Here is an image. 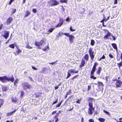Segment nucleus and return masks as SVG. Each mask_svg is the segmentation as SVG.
<instances>
[{"label":"nucleus","mask_w":122,"mask_h":122,"mask_svg":"<svg viewBox=\"0 0 122 122\" xmlns=\"http://www.w3.org/2000/svg\"><path fill=\"white\" fill-rule=\"evenodd\" d=\"M46 39L45 38H43L40 41V42L36 41L35 45L37 47L38 49H41V48L40 46H42L43 43H45L46 42Z\"/></svg>","instance_id":"obj_1"},{"label":"nucleus","mask_w":122,"mask_h":122,"mask_svg":"<svg viewBox=\"0 0 122 122\" xmlns=\"http://www.w3.org/2000/svg\"><path fill=\"white\" fill-rule=\"evenodd\" d=\"M0 80L3 82H5L6 80L13 82L14 80V78L13 77L8 78H7V77H0Z\"/></svg>","instance_id":"obj_2"},{"label":"nucleus","mask_w":122,"mask_h":122,"mask_svg":"<svg viewBox=\"0 0 122 122\" xmlns=\"http://www.w3.org/2000/svg\"><path fill=\"white\" fill-rule=\"evenodd\" d=\"M89 108L88 113L90 115H92L93 113L92 111H94V108L93 107V104L91 102H90L89 103Z\"/></svg>","instance_id":"obj_3"},{"label":"nucleus","mask_w":122,"mask_h":122,"mask_svg":"<svg viewBox=\"0 0 122 122\" xmlns=\"http://www.w3.org/2000/svg\"><path fill=\"white\" fill-rule=\"evenodd\" d=\"M88 52L91 59L93 60L95 57V54H94V51H93V48H92L91 47L89 48Z\"/></svg>","instance_id":"obj_4"},{"label":"nucleus","mask_w":122,"mask_h":122,"mask_svg":"<svg viewBox=\"0 0 122 122\" xmlns=\"http://www.w3.org/2000/svg\"><path fill=\"white\" fill-rule=\"evenodd\" d=\"M22 85L23 87L25 90L27 89H30L31 88V86L27 83H22Z\"/></svg>","instance_id":"obj_5"},{"label":"nucleus","mask_w":122,"mask_h":122,"mask_svg":"<svg viewBox=\"0 0 122 122\" xmlns=\"http://www.w3.org/2000/svg\"><path fill=\"white\" fill-rule=\"evenodd\" d=\"M98 63L97 62H95L92 68V70L91 72V76H94L93 74L94 72L95 71L96 66L97 65Z\"/></svg>","instance_id":"obj_6"},{"label":"nucleus","mask_w":122,"mask_h":122,"mask_svg":"<svg viewBox=\"0 0 122 122\" xmlns=\"http://www.w3.org/2000/svg\"><path fill=\"white\" fill-rule=\"evenodd\" d=\"M10 32L9 31H7L6 30H4L3 32L4 34L3 35V34H2L1 35L5 39H6L9 36Z\"/></svg>","instance_id":"obj_7"},{"label":"nucleus","mask_w":122,"mask_h":122,"mask_svg":"<svg viewBox=\"0 0 122 122\" xmlns=\"http://www.w3.org/2000/svg\"><path fill=\"white\" fill-rule=\"evenodd\" d=\"M64 22V20L62 18H59V22L56 26V27H60L63 24Z\"/></svg>","instance_id":"obj_8"},{"label":"nucleus","mask_w":122,"mask_h":122,"mask_svg":"<svg viewBox=\"0 0 122 122\" xmlns=\"http://www.w3.org/2000/svg\"><path fill=\"white\" fill-rule=\"evenodd\" d=\"M50 2L52 3L51 5V6L56 5L59 4V2L57 1L56 0H50Z\"/></svg>","instance_id":"obj_9"},{"label":"nucleus","mask_w":122,"mask_h":122,"mask_svg":"<svg viewBox=\"0 0 122 122\" xmlns=\"http://www.w3.org/2000/svg\"><path fill=\"white\" fill-rule=\"evenodd\" d=\"M78 72V71H74V70H69L67 72V76H71V74H72V73H77Z\"/></svg>","instance_id":"obj_10"},{"label":"nucleus","mask_w":122,"mask_h":122,"mask_svg":"<svg viewBox=\"0 0 122 122\" xmlns=\"http://www.w3.org/2000/svg\"><path fill=\"white\" fill-rule=\"evenodd\" d=\"M116 87H120L122 85V82L119 80H117V81L115 83Z\"/></svg>","instance_id":"obj_11"},{"label":"nucleus","mask_w":122,"mask_h":122,"mask_svg":"<svg viewBox=\"0 0 122 122\" xmlns=\"http://www.w3.org/2000/svg\"><path fill=\"white\" fill-rule=\"evenodd\" d=\"M15 47H16L17 49L16 50V52L14 53V54L15 55H19V53H20L22 52V50L18 48L17 46H15Z\"/></svg>","instance_id":"obj_12"},{"label":"nucleus","mask_w":122,"mask_h":122,"mask_svg":"<svg viewBox=\"0 0 122 122\" xmlns=\"http://www.w3.org/2000/svg\"><path fill=\"white\" fill-rule=\"evenodd\" d=\"M69 37V41L71 43H72L74 39L75 38V37L73 35H70Z\"/></svg>","instance_id":"obj_13"},{"label":"nucleus","mask_w":122,"mask_h":122,"mask_svg":"<svg viewBox=\"0 0 122 122\" xmlns=\"http://www.w3.org/2000/svg\"><path fill=\"white\" fill-rule=\"evenodd\" d=\"M85 64V60L83 59L81 60V64L79 66L80 68H81L83 67Z\"/></svg>","instance_id":"obj_14"},{"label":"nucleus","mask_w":122,"mask_h":122,"mask_svg":"<svg viewBox=\"0 0 122 122\" xmlns=\"http://www.w3.org/2000/svg\"><path fill=\"white\" fill-rule=\"evenodd\" d=\"M13 18L11 17L8 18L6 20V23L7 24L9 25L13 20Z\"/></svg>","instance_id":"obj_15"},{"label":"nucleus","mask_w":122,"mask_h":122,"mask_svg":"<svg viewBox=\"0 0 122 122\" xmlns=\"http://www.w3.org/2000/svg\"><path fill=\"white\" fill-rule=\"evenodd\" d=\"M111 36V33L109 32L107 33V34L103 38L104 39H108L109 36Z\"/></svg>","instance_id":"obj_16"},{"label":"nucleus","mask_w":122,"mask_h":122,"mask_svg":"<svg viewBox=\"0 0 122 122\" xmlns=\"http://www.w3.org/2000/svg\"><path fill=\"white\" fill-rule=\"evenodd\" d=\"M84 59L87 61L89 59V56L88 54H86L83 57Z\"/></svg>","instance_id":"obj_17"},{"label":"nucleus","mask_w":122,"mask_h":122,"mask_svg":"<svg viewBox=\"0 0 122 122\" xmlns=\"http://www.w3.org/2000/svg\"><path fill=\"white\" fill-rule=\"evenodd\" d=\"M112 46L113 48L114 49L117 51V44L115 43L112 44Z\"/></svg>","instance_id":"obj_18"},{"label":"nucleus","mask_w":122,"mask_h":122,"mask_svg":"<svg viewBox=\"0 0 122 122\" xmlns=\"http://www.w3.org/2000/svg\"><path fill=\"white\" fill-rule=\"evenodd\" d=\"M101 67H99L98 68V70L97 71L96 74L98 75H99L100 73V72L101 71Z\"/></svg>","instance_id":"obj_19"},{"label":"nucleus","mask_w":122,"mask_h":122,"mask_svg":"<svg viewBox=\"0 0 122 122\" xmlns=\"http://www.w3.org/2000/svg\"><path fill=\"white\" fill-rule=\"evenodd\" d=\"M117 64L118 67L119 68V69H120L121 67L122 66V61H121L119 63H117Z\"/></svg>","instance_id":"obj_20"},{"label":"nucleus","mask_w":122,"mask_h":122,"mask_svg":"<svg viewBox=\"0 0 122 122\" xmlns=\"http://www.w3.org/2000/svg\"><path fill=\"white\" fill-rule=\"evenodd\" d=\"M30 14V13L28 10H27L26 11L25 14L24 16V17H26L28 16V15Z\"/></svg>","instance_id":"obj_21"},{"label":"nucleus","mask_w":122,"mask_h":122,"mask_svg":"<svg viewBox=\"0 0 122 122\" xmlns=\"http://www.w3.org/2000/svg\"><path fill=\"white\" fill-rule=\"evenodd\" d=\"M95 44L94 41L93 39H91V41L90 45L91 46H94Z\"/></svg>","instance_id":"obj_22"},{"label":"nucleus","mask_w":122,"mask_h":122,"mask_svg":"<svg viewBox=\"0 0 122 122\" xmlns=\"http://www.w3.org/2000/svg\"><path fill=\"white\" fill-rule=\"evenodd\" d=\"M16 110V109H15L12 112H10L9 113H7V116H9L10 115H11L12 114L15 112Z\"/></svg>","instance_id":"obj_23"},{"label":"nucleus","mask_w":122,"mask_h":122,"mask_svg":"<svg viewBox=\"0 0 122 122\" xmlns=\"http://www.w3.org/2000/svg\"><path fill=\"white\" fill-rule=\"evenodd\" d=\"M54 29V28H51L48 30L47 32H49V33H51L53 31Z\"/></svg>","instance_id":"obj_24"},{"label":"nucleus","mask_w":122,"mask_h":122,"mask_svg":"<svg viewBox=\"0 0 122 122\" xmlns=\"http://www.w3.org/2000/svg\"><path fill=\"white\" fill-rule=\"evenodd\" d=\"M35 95L36 97H38L41 96V94L40 93H36L35 94Z\"/></svg>","instance_id":"obj_25"},{"label":"nucleus","mask_w":122,"mask_h":122,"mask_svg":"<svg viewBox=\"0 0 122 122\" xmlns=\"http://www.w3.org/2000/svg\"><path fill=\"white\" fill-rule=\"evenodd\" d=\"M47 49H49V45H47L46 46H45L43 49V50L44 51H46Z\"/></svg>","instance_id":"obj_26"},{"label":"nucleus","mask_w":122,"mask_h":122,"mask_svg":"<svg viewBox=\"0 0 122 122\" xmlns=\"http://www.w3.org/2000/svg\"><path fill=\"white\" fill-rule=\"evenodd\" d=\"M9 47L11 48L14 49L15 48V45L14 44H12L9 46Z\"/></svg>","instance_id":"obj_27"},{"label":"nucleus","mask_w":122,"mask_h":122,"mask_svg":"<svg viewBox=\"0 0 122 122\" xmlns=\"http://www.w3.org/2000/svg\"><path fill=\"white\" fill-rule=\"evenodd\" d=\"M11 99L12 102H16L17 101V99L16 98L13 97Z\"/></svg>","instance_id":"obj_28"},{"label":"nucleus","mask_w":122,"mask_h":122,"mask_svg":"<svg viewBox=\"0 0 122 122\" xmlns=\"http://www.w3.org/2000/svg\"><path fill=\"white\" fill-rule=\"evenodd\" d=\"M98 120L100 121L101 122H103L105 121V119L103 118H99Z\"/></svg>","instance_id":"obj_29"},{"label":"nucleus","mask_w":122,"mask_h":122,"mask_svg":"<svg viewBox=\"0 0 122 122\" xmlns=\"http://www.w3.org/2000/svg\"><path fill=\"white\" fill-rule=\"evenodd\" d=\"M24 93V91H21V92H20V96L21 97H22L23 96Z\"/></svg>","instance_id":"obj_30"},{"label":"nucleus","mask_w":122,"mask_h":122,"mask_svg":"<svg viewBox=\"0 0 122 122\" xmlns=\"http://www.w3.org/2000/svg\"><path fill=\"white\" fill-rule=\"evenodd\" d=\"M0 108L1 107L3 103V101L2 100L0 99Z\"/></svg>","instance_id":"obj_31"},{"label":"nucleus","mask_w":122,"mask_h":122,"mask_svg":"<svg viewBox=\"0 0 122 122\" xmlns=\"http://www.w3.org/2000/svg\"><path fill=\"white\" fill-rule=\"evenodd\" d=\"M68 0H60V1L61 3H66Z\"/></svg>","instance_id":"obj_32"},{"label":"nucleus","mask_w":122,"mask_h":122,"mask_svg":"<svg viewBox=\"0 0 122 122\" xmlns=\"http://www.w3.org/2000/svg\"><path fill=\"white\" fill-rule=\"evenodd\" d=\"M2 90L3 91H6L7 90V88L6 87L3 86L2 87Z\"/></svg>","instance_id":"obj_33"},{"label":"nucleus","mask_w":122,"mask_h":122,"mask_svg":"<svg viewBox=\"0 0 122 122\" xmlns=\"http://www.w3.org/2000/svg\"><path fill=\"white\" fill-rule=\"evenodd\" d=\"M19 81V80L18 79H17L15 81V82L14 83V84L15 86H16V84L18 83Z\"/></svg>","instance_id":"obj_34"},{"label":"nucleus","mask_w":122,"mask_h":122,"mask_svg":"<svg viewBox=\"0 0 122 122\" xmlns=\"http://www.w3.org/2000/svg\"><path fill=\"white\" fill-rule=\"evenodd\" d=\"M105 57L104 55H103L100 58L99 60V61H100L102 59H104L105 58Z\"/></svg>","instance_id":"obj_35"},{"label":"nucleus","mask_w":122,"mask_h":122,"mask_svg":"<svg viewBox=\"0 0 122 122\" xmlns=\"http://www.w3.org/2000/svg\"><path fill=\"white\" fill-rule=\"evenodd\" d=\"M16 9H13L11 13L12 14L15 13L16 11Z\"/></svg>","instance_id":"obj_36"},{"label":"nucleus","mask_w":122,"mask_h":122,"mask_svg":"<svg viewBox=\"0 0 122 122\" xmlns=\"http://www.w3.org/2000/svg\"><path fill=\"white\" fill-rule=\"evenodd\" d=\"M105 17H104V18L102 20L100 21V22L102 23V24H103V25L104 24V21H105Z\"/></svg>","instance_id":"obj_37"},{"label":"nucleus","mask_w":122,"mask_h":122,"mask_svg":"<svg viewBox=\"0 0 122 122\" xmlns=\"http://www.w3.org/2000/svg\"><path fill=\"white\" fill-rule=\"evenodd\" d=\"M63 34L66 36L67 37H69L70 35V34L69 33H63Z\"/></svg>","instance_id":"obj_38"},{"label":"nucleus","mask_w":122,"mask_h":122,"mask_svg":"<svg viewBox=\"0 0 122 122\" xmlns=\"http://www.w3.org/2000/svg\"><path fill=\"white\" fill-rule=\"evenodd\" d=\"M26 48L29 49H31L32 48V47L30 46L28 44H27L26 45Z\"/></svg>","instance_id":"obj_39"},{"label":"nucleus","mask_w":122,"mask_h":122,"mask_svg":"<svg viewBox=\"0 0 122 122\" xmlns=\"http://www.w3.org/2000/svg\"><path fill=\"white\" fill-rule=\"evenodd\" d=\"M98 85L99 86H103V84L102 83L100 82H98Z\"/></svg>","instance_id":"obj_40"},{"label":"nucleus","mask_w":122,"mask_h":122,"mask_svg":"<svg viewBox=\"0 0 122 122\" xmlns=\"http://www.w3.org/2000/svg\"><path fill=\"white\" fill-rule=\"evenodd\" d=\"M109 56L111 59L113 58H114L113 55L111 53L109 54Z\"/></svg>","instance_id":"obj_41"},{"label":"nucleus","mask_w":122,"mask_h":122,"mask_svg":"<svg viewBox=\"0 0 122 122\" xmlns=\"http://www.w3.org/2000/svg\"><path fill=\"white\" fill-rule=\"evenodd\" d=\"M70 29L71 31H74L75 30V29H73L72 26H71L70 28Z\"/></svg>","instance_id":"obj_42"},{"label":"nucleus","mask_w":122,"mask_h":122,"mask_svg":"<svg viewBox=\"0 0 122 122\" xmlns=\"http://www.w3.org/2000/svg\"><path fill=\"white\" fill-rule=\"evenodd\" d=\"M62 101H61V102H60L56 106V107H59L60 106V105H61V103H62Z\"/></svg>","instance_id":"obj_43"},{"label":"nucleus","mask_w":122,"mask_h":122,"mask_svg":"<svg viewBox=\"0 0 122 122\" xmlns=\"http://www.w3.org/2000/svg\"><path fill=\"white\" fill-rule=\"evenodd\" d=\"M32 12L34 13H36L37 11V10L36 9H33L32 10Z\"/></svg>","instance_id":"obj_44"},{"label":"nucleus","mask_w":122,"mask_h":122,"mask_svg":"<svg viewBox=\"0 0 122 122\" xmlns=\"http://www.w3.org/2000/svg\"><path fill=\"white\" fill-rule=\"evenodd\" d=\"M103 111L105 113L107 114H108L109 115H110V114L108 112L105 110H103Z\"/></svg>","instance_id":"obj_45"},{"label":"nucleus","mask_w":122,"mask_h":122,"mask_svg":"<svg viewBox=\"0 0 122 122\" xmlns=\"http://www.w3.org/2000/svg\"><path fill=\"white\" fill-rule=\"evenodd\" d=\"M32 68L33 70H36L37 69V68L33 66H32Z\"/></svg>","instance_id":"obj_46"},{"label":"nucleus","mask_w":122,"mask_h":122,"mask_svg":"<svg viewBox=\"0 0 122 122\" xmlns=\"http://www.w3.org/2000/svg\"><path fill=\"white\" fill-rule=\"evenodd\" d=\"M14 0H10V1L9 3V4L10 5L11 4L12 2L14 1Z\"/></svg>","instance_id":"obj_47"},{"label":"nucleus","mask_w":122,"mask_h":122,"mask_svg":"<svg viewBox=\"0 0 122 122\" xmlns=\"http://www.w3.org/2000/svg\"><path fill=\"white\" fill-rule=\"evenodd\" d=\"M3 26V24L2 23L0 24V30L2 29Z\"/></svg>","instance_id":"obj_48"},{"label":"nucleus","mask_w":122,"mask_h":122,"mask_svg":"<svg viewBox=\"0 0 122 122\" xmlns=\"http://www.w3.org/2000/svg\"><path fill=\"white\" fill-rule=\"evenodd\" d=\"M66 20L67 21L69 22L70 21V20L69 18L67 17L66 19Z\"/></svg>","instance_id":"obj_49"},{"label":"nucleus","mask_w":122,"mask_h":122,"mask_svg":"<svg viewBox=\"0 0 122 122\" xmlns=\"http://www.w3.org/2000/svg\"><path fill=\"white\" fill-rule=\"evenodd\" d=\"M63 34V33L60 32L58 33V36H60Z\"/></svg>","instance_id":"obj_50"},{"label":"nucleus","mask_w":122,"mask_h":122,"mask_svg":"<svg viewBox=\"0 0 122 122\" xmlns=\"http://www.w3.org/2000/svg\"><path fill=\"white\" fill-rule=\"evenodd\" d=\"M57 60H56L55 62H51V63H49V64H50L53 65L55 63V62H57Z\"/></svg>","instance_id":"obj_51"},{"label":"nucleus","mask_w":122,"mask_h":122,"mask_svg":"<svg viewBox=\"0 0 122 122\" xmlns=\"http://www.w3.org/2000/svg\"><path fill=\"white\" fill-rule=\"evenodd\" d=\"M113 38V39L114 41H115L116 40V38L115 36L113 35L111 36Z\"/></svg>","instance_id":"obj_52"},{"label":"nucleus","mask_w":122,"mask_h":122,"mask_svg":"<svg viewBox=\"0 0 122 122\" xmlns=\"http://www.w3.org/2000/svg\"><path fill=\"white\" fill-rule=\"evenodd\" d=\"M71 90L69 91L68 92H67L66 94V95H68L69 94H70L71 93Z\"/></svg>","instance_id":"obj_53"},{"label":"nucleus","mask_w":122,"mask_h":122,"mask_svg":"<svg viewBox=\"0 0 122 122\" xmlns=\"http://www.w3.org/2000/svg\"><path fill=\"white\" fill-rule=\"evenodd\" d=\"M89 122H94V121L93 119H91L89 120Z\"/></svg>","instance_id":"obj_54"},{"label":"nucleus","mask_w":122,"mask_h":122,"mask_svg":"<svg viewBox=\"0 0 122 122\" xmlns=\"http://www.w3.org/2000/svg\"><path fill=\"white\" fill-rule=\"evenodd\" d=\"M57 101H58V99H57L55 101H54L53 103V104H52V105H54V104H55L57 102Z\"/></svg>","instance_id":"obj_55"},{"label":"nucleus","mask_w":122,"mask_h":122,"mask_svg":"<svg viewBox=\"0 0 122 122\" xmlns=\"http://www.w3.org/2000/svg\"><path fill=\"white\" fill-rule=\"evenodd\" d=\"M117 0H115L114 1V4H117Z\"/></svg>","instance_id":"obj_56"},{"label":"nucleus","mask_w":122,"mask_h":122,"mask_svg":"<svg viewBox=\"0 0 122 122\" xmlns=\"http://www.w3.org/2000/svg\"><path fill=\"white\" fill-rule=\"evenodd\" d=\"M103 30L107 32V33L109 32V31L107 29H103Z\"/></svg>","instance_id":"obj_57"},{"label":"nucleus","mask_w":122,"mask_h":122,"mask_svg":"<svg viewBox=\"0 0 122 122\" xmlns=\"http://www.w3.org/2000/svg\"><path fill=\"white\" fill-rule=\"evenodd\" d=\"M56 111H54L52 113V115H53L55 113H56Z\"/></svg>","instance_id":"obj_58"},{"label":"nucleus","mask_w":122,"mask_h":122,"mask_svg":"<svg viewBox=\"0 0 122 122\" xmlns=\"http://www.w3.org/2000/svg\"><path fill=\"white\" fill-rule=\"evenodd\" d=\"M80 100H79V99H78L77 101L76 102L77 103H79L80 104Z\"/></svg>","instance_id":"obj_59"},{"label":"nucleus","mask_w":122,"mask_h":122,"mask_svg":"<svg viewBox=\"0 0 122 122\" xmlns=\"http://www.w3.org/2000/svg\"><path fill=\"white\" fill-rule=\"evenodd\" d=\"M91 78L94 79H95L96 78L95 77H91Z\"/></svg>","instance_id":"obj_60"},{"label":"nucleus","mask_w":122,"mask_h":122,"mask_svg":"<svg viewBox=\"0 0 122 122\" xmlns=\"http://www.w3.org/2000/svg\"><path fill=\"white\" fill-rule=\"evenodd\" d=\"M59 87L58 86H57L55 87V89L56 90Z\"/></svg>","instance_id":"obj_61"},{"label":"nucleus","mask_w":122,"mask_h":122,"mask_svg":"<svg viewBox=\"0 0 122 122\" xmlns=\"http://www.w3.org/2000/svg\"><path fill=\"white\" fill-rule=\"evenodd\" d=\"M62 10L64 12L65 11V9L63 7V6H62Z\"/></svg>","instance_id":"obj_62"},{"label":"nucleus","mask_w":122,"mask_h":122,"mask_svg":"<svg viewBox=\"0 0 122 122\" xmlns=\"http://www.w3.org/2000/svg\"><path fill=\"white\" fill-rule=\"evenodd\" d=\"M91 86H88V90H89L90 88H91Z\"/></svg>","instance_id":"obj_63"},{"label":"nucleus","mask_w":122,"mask_h":122,"mask_svg":"<svg viewBox=\"0 0 122 122\" xmlns=\"http://www.w3.org/2000/svg\"><path fill=\"white\" fill-rule=\"evenodd\" d=\"M120 58L121 59L122 61V53H121V54Z\"/></svg>","instance_id":"obj_64"}]
</instances>
